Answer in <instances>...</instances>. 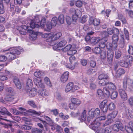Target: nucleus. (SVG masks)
<instances>
[{
	"instance_id": "680f3d73",
	"label": "nucleus",
	"mask_w": 133,
	"mask_h": 133,
	"mask_svg": "<svg viewBox=\"0 0 133 133\" xmlns=\"http://www.w3.org/2000/svg\"><path fill=\"white\" fill-rule=\"evenodd\" d=\"M4 12L3 4L0 2V14H3Z\"/></svg>"
},
{
	"instance_id": "a19ab883",
	"label": "nucleus",
	"mask_w": 133,
	"mask_h": 133,
	"mask_svg": "<svg viewBox=\"0 0 133 133\" xmlns=\"http://www.w3.org/2000/svg\"><path fill=\"white\" fill-rule=\"evenodd\" d=\"M59 22L61 24H63L64 21V17L63 15H60L58 18Z\"/></svg>"
},
{
	"instance_id": "412c9836",
	"label": "nucleus",
	"mask_w": 133,
	"mask_h": 133,
	"mask_svg": "<svg viewBox=\"0 0 133 133\" xmlns=\"http://www.w3.org/2000/svg\"><path fill=\"white\" fill-rule=\"evenodd\" d=\"M73 83L72 82H69L67 85L65 89V91L66 92H68L70 91H72Z\"/></svg>"
},
{
	"instance_id": "0e129e2a",
	"label": "nucleus",
	"mask_w": 133,
	"mask_h": 133,
	"mask_svg": "<svg viewBox=\"0 0 133 133\" xmlns=\"http://www.w3.org/2000/svg\"><path fill=\"white\" fill-rule=\"evenodd\" d=\"M29 112L33 114L37 115H39L41 114V112H37L35 110H30L29 111Z\"/></svg>"
},
{
	"instance_id": "a878e982",
	"label": "nucleus",
	"mask_w": 133,
	"mask_h": 133,
	"mask_svg": "<svg viewBox=\"0 0 133 133\" xmlns=\"http://www.w3.org/2000/svg\"><path fill=\"white\" fill-rule=\"evenodd\" d=\"M107 87L110 90H114L116 89L115 85L111 82L108 83L107 85Z\"/></svg>"
},
{
	"instance_id": "49530a36",
	"label": "nucleus",
	"mask_w": 133,
	"mask_h": 133,
	"mask_svg": "<svg viewBox=\"0 0 133 133\" xmlns=\"http://www.w3.org/2000/svg\"><path fill=\"white\" fill-rule=\"evenodd\" d=\"M120 65L122 67L127 68L129 64L128 62L124 60L121 61Z\"/></svg>"
},
{
	"instance_id": "9b49d317",
	"label": "nucleus",
	"mask_w": 133,
	"mask_h": 133,
	"mask_svg": "<svg viewBox=\"0 0 133 133\" xmlns=\"http://www.w3.org/2000/svg\"><path fill=\"white\" fill-rule=\"evenodd\" d=\"M100 23V20L99 19L93 18L92 17H90L89 21V23L90 24H92L94 26H97L99 25Z\"/></svg>"
},
{
	"instance_id": "79ce46f5",
	"label": "nucleus",
	"mask_w": 133,
	"mask_h": 133,
	"mask_svg": "<svg viewBox=\"0 0 133 133\" xmlns=\"http://www.w3.org/2000/svg\"><path fill=\"white\" fill-rule=\"evenodd\" d=\"M117 113V111H115L109 114L108 116H110L111 118L113 119L116 116Z\"/></svg>"
},
{
	"instance_id": "0eeeda50",
	"label": "nucleus",
	"mask_w": 133,
	"mask_h": 133,
	"mask_svg": "<svg viewBox=\"0 0 133 133\" xmlns=\"http://www.w3.org/2000/svg\"><path fill=\"white\" fill-rule=\"evenodd\" d=\"M100 113V111L98 108H96L95 110L91 109L89 112V118H90L94 117H96L99 116Z\"/></svg>"
},
{
	"instance_id": "37998d69",
	"label": "nucleus",
	"mask_w": 133,
	"mask_h": 133,
	"mask_svg": "<svg viewBox=\"0 0 133 133\" xmlns=\"http://www.w3.org/2000/svg\"><path fill=\"white\" fill-rule=\"evenodd\" d=\"M44 73L42 71H37L34 73V75L37 77H39L42 75Z\"/></svg>"
},
{
	"instance_id": "39448f33",
	"label": "nucleus",
	"mask_w": 133,
	"mask_h": 133,
	"mask_svg": "<svg viewBox=\"0 0 133 133\" xmlns=\"http://www.w3.org/2000/svg\"><path fill=\"white\" fill-rule=\"evenodd\" d=\"M42 19L41 15H36L35 16V19L34 20H30V27L33 29L35 27L38 28L39 26V25L37 24L40 22V19Z\"/></svg>"
},
{
	"instance_id": "c756f323",
	"label": "nucleus",
	"mask_w": 133,
	"mask_h": 133,
	"mask_svg": "<svg viewBox=\"0 0 133 133\" xmlns=\"http://www.w3.org/2000/svg\"><path fill=\"white\" fill-rule=\"evenodd\" d=\"M36 94V89L34 88H33L30 91L29 96L30 97H31L35 96Z\"/></svg>"
},
{
	"instance_id": "dca6fc26",
	"label": "nucleus",
	"mask_w": 133,
	"mask_h": 133,
	"mask_svg": "<svg viewBox=\"0 0 133 133\" xmlns=\"http://www.w3.org/2000/svg\"><path fill=\"white\" fill-rule=\"evenodd\" d=\"M125 72L124 70L122 68L118 69L114 75V76L116 78L120 77L122 75L124 74Z\"/></svg>"
},
{
	"instance_id": "69168bd1",
	"label": "nucleus",
	"mask_w": 133,
	"mask_h": 133,
	"mask_svg": "<svg viewBox=\"0 0 133 133\" xmlns=\"http://www.w3.org/2000/svg\"><path fill=\"white\" fill-rule=\"evenodd\" d=\"M101 57L102 58L104 59L105 58L106 55V51H102L101 52Z\"/></svg>"
},
{
	"instance_id": "7c9ffc66",
	"label": "nucleus",
	"mask_w": 133,
	"mask_h": 133,
	"mask_svg": "<svg viewBox=\"0 0 133 133\" xmlns=\"http://www.w3.org/2000/svg\"><path fill=\"white\" fill-rule=\"evenodd\" d=\"M67 43L66 41L63 40L59 42L56 45L57 48H62L65 46Z\"/></svg>"
},
{
	"instance_id": "09e8293b",
	"label": "nucleus",
	"mask_w": 133,
	"mask_h": 133,
	"mask_svg": "<svg viewBox=\"0 0 133 133\" xmlns=\"http://www.w3.org/2000/svg\"><path fill=\"white\" fill-rule=\"evenodd\" d=\"M65 19L67 24L70 25L72 22V20L71 18L68 16H66V17Z\"/></svg>"
},
{
	"instance_id": "473e14b6",
	"label": "nucleus",
	"mask_w": 133,
	"mask_h": 133,
	"mask_svg": "<svg viewBox=\"0 0 133 133\" xmlns=\"http://www.w3.org/2000/svg\"><path fill=\"white\" fill-rule=\"evenodd\" d=\"M70 10L72 11V12H74L75 14V15L79 17L81 16L82 14V12L79 9L75 10L74 9H70Z\"/></svg>"
},
{
	"instance_id": "3c124183",
	"label": "nucleus",
	"mask_w": 133,
	"mask_h": 133,
	"mask_svg": "<svg viewBox=\"0 0 133 133\" xmlns=\"http://www.w3.org/2000/svg\"><path fill=\"white\" fill-rule=\"evenodd\" d=\"M100 80L99 82V85L104 86L107 85L108 83L105 81V80L99 79Z\"/></svg>"
},
{
	"instance_id": "e433bc0d",
	"label": "nucleus",
	"mask_w": 133,
	"mask_h": 133,
	"mask_svg": "<svg viewBox=\"0 0 133 133\" xmlns=\"http://www.w3.org/2000/svg\"><path fill=\"white\" fill-rule=\"evenodd\" d=\"M108 77V76L106 74H103L99 75L98 77L99 79L105 80Z\"/></svg>"
},
{
	"instance_id": "b1692460",
	"label": "nucleus",
	"mask_w": 133,
	"mask_h": 133,
	"mask_svg": "<svg viewBox=\"0 0 133 133\" xmlns=\"http://www.w3.org/2000/svg\"><path fill=\"white\" fill-rule=\"evenodd\" d=\"M30 32L32 33L30 35L29 38L32 41H34L37 39V36L36 33L34 32L31 30H30Z\"/></svg>"
},
{
	"instance_id": "c9c22d12",
	"label": "nucleus",
	"mask_w": 133,
	"mask_h": 133,
	"mask_svg": "<svg viewBox=\"0 0 133 133\" xmlns=\"http://www.w3.org/2000/svg\"><path fill=\"white\" fill-rule=\"evenodd\" d=\"M86 111L84 110L82 112L81 116V118L82 120L84 121L85 120L87 117V115L86 114Z\"/></svg>"
},
{
	"instance_id": "58836bf2",
	"label": "nucleus",
	"mask_w": 133,
	"mask_h": 133,
	"mask_svg": "<svg viewBox=\"0 0 133 133\" xmlns=\"http://www.w3.org/2000/svg\"><path fill=\"white\" fill-rule=\"evenodd\" d=\"M109 90L106 86V87L103 88V93L106 94L107 96H109L110 94Z\"/></svg>"
},
{
	"instance_id": "4d7b16f0",
	"label": "nucleus",
	"mask_w": 133,
	"mask_h": 133,
	"mask_svg": "<svg viewBox=\"0 0 133 133\" xmlns=\"http://www.w3.org/2000/svg\"><path fill=\"white\" fill-rule=\"evenodd\" d=\"M7 109L4 107H2L0 109V112L2 115H4L5 114L6 112V111Z\"/></svg>"
},
{
	"instance_id": "774afa93",
	"label": "nucleus",
	"mask_w": 133,
	"mask_h": 133,
	"mask_svg": "<svg viewBox=\"0 0 133 133\" xmlns=\"http://www.w3.org/2000/svg\"><path fill=\"white\" fill-rule=\"evenodd\" d=\"M129 49L128 50V53L130 54H133V47L131 45H129Z\"/></svg>"
},
{
	"instance_id": "ea45409f",
	"label": "nucleus",
	"mask_w": 133,
	"mask_h": 133,
	"mask_svg": "<svg viewBox=\"0 0 133 133\" xmlns=\"http://www.w3.org/2000/svg\"><path fill=\"white\" fill-rule=\"evenodd\" d=\"M57 18L56 17H53L51 21V23L52 26H55L56 25L57 23Z\"/></svg>"
},
{
	"instance_id": "393cba45",
	"label": "nucleus",
	"mask_w": 133,
	"mask_h": 133,
	"mask_svg": "<svg viewBox=\"0 0 133 133\" xmlns=\"http://www.w3.org/2000/svg\"><path fill=\"white\" fill-rule=\"evenodd\" d=\"M121 125V123L118 122L116 124L112 125V129L115 131H118L119 130V127Z\"/></svg>"
},
{
	"instance_id": "4c0bfd02",
	"label": "nucleus",
	"mask_w": 133,
	"mask_h": 133,
	"mask_svg": "<svg viewBox=\"0 0 133 133\" xmlns=\"http://www.w3.org/2000/svg\"><path fill=\"white\" fill-rule=\"evenodd\" d=\"M30 27V23H27L25 25H23L22 26V28L24 30H26V29H28V32H30V30L29 29V28Z\"/></svg>"
},
{
	"instance_id": "6e6d98bb",
	"label": "nucleus",
	"mask_w": 133,
	"mask_h": 133,
	"mask_svg": "<svg viewBox=\"0 0 133 133\" xmlns=\"http://www.w3.org/2000/svg\"><path fill=\"white\" fill-rule=\"evenodd\" d=\"M69 106L71 109L75 110L78 106L76 104L71 102V103L69 104Z\"/></svg>"
},
{
	"instance_id": "6ab92c4d",
	"label": "nucleus",
	"mask_w": 133,
	"mask_h": 133,
	"mask_svg": "<svg viewBox=\"0 0 133 133\" xmlns=\"http://www.w3.org/2000/svg\"><path fill=\"white\" fill-rule=\"evenodd\" d=\"M13 82L18 89H20L21 88V84L20 81L18 78L16 77H15L14 79Z\"/></svg>"
},
{
	"instance_id": "bb28decb",
	"label": "nucleus",
	"mask_w": 133,
	"mask_h": 133,
	"mask_svg": "<svg viewBox=\"0 0 133 133\" xmlns=\"http://www.w3.org/2000/svg\"><path fill=\"white\" fill-rule=\"evenodd\" d=\"M26 88L27 90L31 88L33 85V83L32 80L28 79L26 81Z\"/></svg>"
},
{
	"instance_id": "cd10ccee",
	"label": "nucleus",
	"mask_w": 133,
	"mask_h": 133,
	"mask_svg": "<svg viewBox=\"0 0 133 133\" xmlns=\"http://www.w3.org/2000/svg\"><path fill=\"white\" fill-rule=\"evenodd\" d=\"M71 103L76 104L78 106L81 103V101L79 100L74 98H72L71 99Z\"/></svg>"
},
{
	"instance_id": "f8f14e48",
	"label": "nucleus",
	"mask_w": 133,
	"mask_h": 133,
	"mask_svg": "<svg viewBox=\"0 0 133 133\" xmlns=\"http://www.w3.org/2000/svg\"><path fill=\"white\" fill-rule=\"evenodd\" d=\"M132 82L130 79L127 78H124L123 80V88L124 90H126L127 88V85H130Z\"/></svg>"
},
{
	"instance_id": "864d4df0",
	"label": "nucleus",
	"mask_w": 133,
	"mask_h": 133,
	"mask_svg": "<svg viewBox=\"0 0 133 133\" xmlns=\"http://www.w3.org/2000/svg\"><path fill=\"white\" fill-rule=\"evenodd\" d=\"M41 19L40 24L42 27H44L46 24L45 19V18L42 17V19Z\"/></svg>"
},
{
	"instance_id": "c85d7f7f",
	"label": "nucleus",
	"mask_w": 133,
	"mask_h": 133,
	"mask_svg": "<svg viewBox=\"0 0 133 133\" xmlns=\"http://www.w3.org/2000/svg\"><path fill=\"white\" fill-rule=\"evenodd\" d=\"M104 94L103 91L102 90L98 89L97 90L96 95L99 98H103L104 97Z\"/></svg>"
},
{
	"instance_id": "e2e57ef3",
	"label": "nucleus",
	"mask_w": 133,
	"mask_h": 133,
	"mask_svg": "<svg viewBox=\"0 0 133 133\" xmlns=\"http://www.w3.org/2000/svg\"><path fill=\"white\" fill-rule=\"evenodd\" d=\"M115 106L114 104L113 103H111L109 105V110H112L115 108Z\"/></svg>"
},
{
	"instance_id": "de8ad7c7",
	"label": "nucleus",
	"mask_w": 133,
	"mask_h": 133,
	"mask_svg": "<svg viewBox=\"0 0 133 133\" xmlns=\"http://www.w3.org/2000/svg\"><path fill=\"white\" fill-rule=\"evenodd\" d=\"M92 50L96 54H98L100 52L101 49L100 48L98 47H96L94 49H93Z\"/></svg>"
},
{
	"instance_id": "9d476101",
	"label": "nucleus",
	"mask_w": 133,
	"mask_h": 133,
	"mask_svg": "<svg viewBox=\"0 0 133 133\" xmlns=\"http://www.w3.org/2000/svg\"><path fill=\"white\" fill-rule=\"evenodd\" d=\"M107 101L106 100H104L100 104L99 107L105 113L108 110V105L107 104Z\"/></svg>"
},
{
	"instance_id": "052dcab7",
	"label": "nucleus",
	"mask_w": 133,
	"mask_h": 133,
	"mask_svg": "<svg viewBox=\"0 0 133 133\" xmlns=\"http://www.w3.org/2000/svg\"><path fill=\"white\" fill-rule=\"evenodd\" d=\"M124 33L125 35L126 39L128 40L129 39V33L128 31L125 29H124Z\"/></svg>"
},
{
	"instance_id": "6e6552de",
	"label": "nucleus",
	"mask_w": 133,
	"mask_h": 133,
	"mask_svg": "<svg viewBox=\"0 0 133 133\" xmlns=\"http://www.w3.org/2000/svg\"><path fill=\"white\" fill-rule=\"evenodd\" d=\"M126 90L121 89L119 90V95L121 99L123 101H125L128 99V96L126 92Z\"/></svg>"
},
{
	"instance_id": "423d86ee",
	"label": "nucleus",
	"mask_w": 133,
	"mask_h": 133,
	"mask_svg": "<svg viewBox=\"0 0 133 133\" xmlns=\"http://www.w3.org/2000/svg\"><path fill=\"white\" fill-rule=\"evenodd\" d=\"M63 50L64 51H67V54L69 55H72L77 52V51L72 47L71 45L69 44L67 45L65 47L63 48Z\"/></svg>"
},
{
	"instance_id": "1a4fd4ad",
	"label": "nucleus",
	"mask_w": 133,
	"mask_h": 133,
	"mask_svg": "<svg viewBox=\"0 0 133 133\" xmlns=\"http://www.w3.org/2000/svg\"><path fill=\"white\" fill-rule=\"evenodd\" d=\"M33 80L35 84L38 87L44 88L45 87L42 81L40 78H34Z\"/></svg>"
},
{
	"instance_id": "aec40b11",
	"label": "nucleus",
	"mask_w": 133,
	"mask_h": 133,
	"mask_svg": "<svg viewBox=\"0 0 133 133\" xmlns=\"http://www.w3.org/2000/svg\"><path fill=\"white\" fill-rule=\"evenodd\" d=\"M123 59L129 63L130 64L132 63L133 60V58L132 56L127 55H125L123 56Z\"/></svg>"
},
{
	"instance_id": "338daca9",
	"label": "nucleus",
	"mask_w": 133,
	"mask_h": 133,
	"mask_svg": "<svg viewBox=\"0 0 133 133\" xmlns=\"http://www.w3.org/2000/svg\"><path fill=\"white\" fill-rule=\"evenodd\" d=\"M28 103L30 105L34 108H36L37 107L35 103L32 101H29L28 102Z\"/></svg>"
},
{
	"instance_id": "5fc2aeb1",
	"label": "nucleus",
	"mask_w": 133,
	"mask_h": 133,
	"mask_svg": "<svg viewBox=\"0 0 133 133\" xmlns=\"http://www.w3.org/2000/svg\"><path fill=\"white\" fill-rule=\"evenodd\" d=\"M128 103L131 106H133V97H130L128 99Z\"/></svg>"
},
{
	"instance_id": "c03bdc74",
	"label": "nucleus",
	"mask_w": 133,
	"mask_h": 133,
	"mask_svg": "<svg viewBox=\"0 0 133 133\" xmlns=\"http://www.w3.org/2000/svg\"><path fill=\"white\" fill-rule=\"evenodd\" d=\"M125 11L126 14L131 18H133V11L131 10H129L127 9H125Z\"/></svg>"
},
{
	"instance_id": "bf43d9fd",
	"label": "nucleus",
	"mask_w": 133,
	"mask_h": 133,
	"mask_svg": "<svg viewBox=\"0 0 133 133\" xmlns=\"http://www.w3.org/2000/svg\"><path fill=\"white\" fill-rule=\"evenodd\" d=\"M44 81L45 83L48 86L50 87L51 86V83L50 82L49 78L47 77H46L45 78Z\"/></svg>"
},
{
	"instance_id": "f03ea898",
	"label": "nucleus",
	"mask_w": 133,
	"mask_h": 133,
	"mask_svg": "<svg viewBox=\"0 0 133 133\" xmlns=\"http://www.w3.org/2000/svg\"><path fill=\"white\" fill-rule=\"evenodd\" d=\"M61 35V32L56 33L51 32L44 34H42V37L44 38H47V42H51L58 39Z\"/></svg>"
},
{
	"instance_id": "603ef678",
	"label": "nucleus",
	"mask_w": 133,
	"mask_h": 133,
	"mask_svg": "<svg viewBox=\"0 0 133 133\" xmlns=\"http://www.w3.org/2000/svg\"><path fill=\"white\" fill-rule=\"evenodd\" d=\"M87 15H84L81 18L80 21L81 23H85L87 21Z\"/></svg>"
},
{
	"instance_id": "5701e85b",
	"label": "nucleus",
	"mask_w": 133,
	"mask_h": 133,
	"mask_svg": "<svg viewBox=\"0 0 133 133\" xmlns=\"http://www.w3.org/2000/svg\"><path fill=\"white\" fill-rule=\"evenodd\" d=\"M40 95L42 96H46L49 95V93L48 90L46 89H40L39 92Z\"/></svg>"
},
{
	"instance_id": "2eb2a0df",
	"label": "nucleus",
	"mask_w": 133,
	"mask_h": 133,
	"mask_svg": "<svg viewBox=\"0 0 133 133\" xmlns=\"http://www.w3.org/2000/svg\"><path fill=\"white\" fill-rule=\"evenodd\" d=\"M126 131L128 133H133V123L130 122L128 126H125Z\"/></svg>"
},
{
	"instance_id": "20e7f679",
	"label": "nucleus",
	"mask_w": 133,
	"mask_h": 133,
	"mask_svg": "<svg viewBox=\"0 0 133 133\" xmlns=\"http://www.w3.org/2000/svg\"><path fill=\"white\" fill-rule=\"evenodd\" d=\"M118 38V36L117 35L114 34L112 37V44L109 42H108L106 45L107 48L112 49V50H115L117 46V42Z\"/></svg>"
},
{
	"instance_id": "ddd939ff",
	"label": "nucleus",
	"mask_w": 133,
	"mask_h": 133,
	"mask_svg": "<svg viewBox=\"0 0 133 133\" xmlns=\"http://www.w3.org/2000/svg\"><path fill=\"white\" fill-rule=\"evenodd\" d=\"M114 27L109 28L107 29V32L106 31L103 32L102 33V37L107 38L108 36V34L112 35L114 33Z\"/></svg>"
},
{
	"instance_id": "a18cd8bd",
	"label": "nucleus",
	"mask_w": 133,
	"mask_h": 133,
	"mask_svg": "<svg viewBox=\"0 0 133 133\" xmlns=\"http://www.w3.org/2000/svg\"><path fill=\"white\" fill-rule=\"evenodd\" d=\"M118 95V92L116 91L113 92L111 94V97L112 99H115Z\"/></svg>"
},
{
	"instance_id": "8fccbe9b",
	"label": "nucleus",
	"mask_w": 133,
	"mask_h": 133,
	"mask_svg": "<svg viewBox=\"0 0 133 133\" xmlns=\"http://www.w3.org/2000/svg\"><path fill=\"white\" fill-rule=\"evenodd\" d=\"M32 127L27 125H23L21 126V129L23 130H29L31 129Z\"/></svg>"
},
{
	"instance_id": "f3484780",
	"label": "nucleus",
	"mask_w": 133,
	"mask_h": 133,
	"mask_svg": "<svg viewBox=\"0 0 133 133\" xmlns=\"http://www.w3.org/2000/svg\"><path fill=\"white\" fill-rule=\"evenodd\" d=\"M114 56V53L111 51L109 50L108 52L107 61L110 64L112 62Z\"/></svg>"
},
{
	"instance_id": "f257e3e1",
	"label": "nucleus",
	"mask_w": 133,
	"mask_h": 133,
	"mask_svg": "<svg viewBox=\"0 0 133 133\" xmlns=\"http://www.w3.org/2000/svg\"><path fill=\"white\" fill-rule=\"evenodd\" d=\"M19 48H13L9 49H4L3 51L6 54L7 58L9 60H12L16 58V54H20V51Z\"/></svg>"
},
{
	"instance_id": "a211bd4d",
	"label": "nucleus",
	"mask_w": 133,
	"mask_h": 133,
	"mask_svg": "<svg viewBox=\"0 0 133 133\" xmlns=\"http://www.w3.org/2000/svg\"><path fill=\"white\" fill-rule=\"evenodd\" d=\"M107 40L108 39L107 38L103 37V38L99 41L100 42L99 43V46L102 48H104L106 46L105 43L107 41Z\"/></svg>"
},
{
	"instance_id": "4be33fe9",
	"label": "nucleus",
	"mask_w": 133,
	"mask_h": 133,
	"mask_svg": "<svg viewBox=\"0 0 133 133\" xmlns=\"http://www.w3.org/2000/svg\"><path fill=\"white\" fill-rule=\"evenodd\" d=\"M124 115L126 117L128 118L129 116L131 118H133V111L131 110H126Z\"/></svg>"
},
{
	"instance_id": "4468645a",
	"label": "nucleus",
	"mask_w": 133,
	"mask_h": 133,
	"mask_svg": "<svg viewBox=\"0 0 133 133\" xmlns=\"http://www.w3.org/2000/svg\"><path fill=\"white\" fill-rule=\"evenodd\" d=\"M69 75L68 71L65 72L61 76L60 81L63 83L65 82L67 80Z\"/></svg>"
},
{
	"instance_id": "7ed1b4c3",
	"label": "nucleus",
	"mask_w": 133,
	"mask_h": 133,
	"mask_svg": "<svg viewBox=\"0 0 133 133\" xmlns=\"http://www.w3.org/2000/svg\"><path fill=\"white\" fill-rule=\"evenodd\" d=\"M100 123L99 122L95 123L94 125H90V128L95 131L96 133H109L111 131V130L110 127H106L103 130L99 127Z\"/></svg>"
},
{
	"instance_id": "13d9d810",
	"label": "nucleus",
	"mask_w": 133,
	"mask_h": 133,
	"mask_svg": "<svg viewBox=\"0 0 133 133\" xmlns=\"http://www.w3.org/2000/svg\"><path fill=\"white\" fill-rule=\"evenodd\" d=\"M121 53L119 50H117L116 51L115 57L117 59L119 58L121 56Z\"/></svg>"
},
{
	"instance_id": "f704fd0d",
	"label": "nucleus",
	"mask_w": 133,
	"mask_h": 133,
	"mask_svg": "<svg viewBox=\"0 0 133 133\" xmlns=\"http://www.w3.org/2000/svg\"><path fill=\"white\" fill-rule=\"evenodd\" d=\"M113 122L112 119L111 118L110 116H108L107 120L105 122V123L104 124V126L108 125L112 123Z\"/></svg>"
},
{
	"instance_id": "2f4dec72",
	"label": "nucleus",
	"mask_w": 133,
	"mask_h": 133,
	"mask_svg": "<svg viewBox=\"0 0 133 133\" xmlns=\"http://www.w3.org/2000/svg\"><path fill=\"white\" fill-rule=\"evenodd\" d=\"M106 118L105 116H101V117H99L98 118H97L96 119H95V121L92 123V124L91 125H94L95 123H96L97 122V121L99 120V121H102L105 120Z\"/></svg>"
},
{
	"instance_id": "72a5a7b5",
	"label": "nucleus",
	"mask_w": 133,
	"mask_h": 133,
	"mask_svg": "<svg viewBox=\"0 0 133 133\" xmlns=\"http://www.w3.org/2000/svg\"><path fill=\"white\" fill-rule=\"evenodd\" d=\"M100 39L99 38H97L95 37H92L91 38L90 42L91 43H97L99 42Z\"/></svg>"
}]
</instances>
